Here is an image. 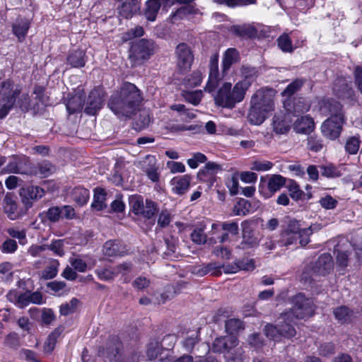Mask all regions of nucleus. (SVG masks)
<instances>
[{
    "label": "nucleus",
    "instance_id": "nucleus-1",
    "mask_svg": "<svg viewBox=\"0 0 362 362\" xmlns=\"http://www.w3.org/2000/svg\"><path fill=\"white\" fill-rule=\"evenodd\" d=\"M293 308L278 318V325L281 337L291 338L296 334L293 327V319H303L313 315V302L305 298L303 293H298L292 299Z\"/></svg>",
    "mask_w": 362,
    "mask_h": 362
},
{
    "label": "nucleus",
    "instance_id": "nucleus-2",
    "mask_svg": "<svg viewBox=\"0 0 362 362\" xmlns=\"http://www.w3.org/2000/svg\"><path fill=\"white\" fill-rule=\"evenodd\" d=\"M240 53L235 48L227 49L222 58L221 72L218 69V54L214 53L210 57L209 63V78L205 90L212 93L218 86L219 82L228 74L233 64L240 61Z\"/></svg>",
    "mask_w": 362,
    "mask_h": 362
},
{
    "label": "nucleus",
    "instance_id": "nucleus-3",
    "mask_svg": "<svg viewBox=\"0 0 362 362\" xmlns=\"http://www.w3.org/2000/svg\"><path fill=\"white\" fill-rule=\"evenodd\" d=\"M249 83L238 81L232 88L230 82H225L218 90L214 97L215 104L218 106L233 109L237 103L243 100Z\"/></svg>",
    "mask_w": 362,
    "mask_h": 362
},
{
    "label": "nucleus",
    "instance_id": "nucleus-4",
    "mask_svg": "<svg viewBox=\"0 0 362 362\" xmlns=\"http://www.w3.org/2000/svg\"><path fill=\"white\" fill-rule=\"evenodd\" d=\"M331 116L321 126V131L325 136L334 140L341 134L344 123V116L341 105L336 101L329 103Z\"/></svg>",
    "mask_w": 362,
    "mask_h": 362
},
{
    "label": "nucleus",
    "instance_id": "nucleus-5",
    "mask_svg": "<svg viewBox=\"0 0 362 362\" xmlns=\"http://www.w3.org/2000/svg\"><path fill=\"white\" fill-rule=\"evenodd\" d=\"M21 89L11 79L0 83V119L4 118L13 107Z\"/></svg>",
    "mask_w": 362,
    "mask_h": 362
},
{
    "label": "nucleus",
    "instance_id": "nucleus-6",
    "mask_svg": "<svg viewBox=\"0 0 362 362\" xmlns=\"http://www.w3.org/2000/svg\"><path fill=\"white\" fill-rule=\"evenodd\" d=\"M155 49L156 45L152 40H136L132 42L129 57L134 64H141L154 54Z\"/></svg>",
    "mask_w": 362,
    "mask_h": 362
},
{
    "label": "nucleus",
    "instance_id": "nucleus-7",
    "mask_svg": "<svg viewBox=\"0 0 362 362\" xmlns=\"http://www.w3.org/2000/svg\"><path fill=\"white\" fill-rule=\"evenodd\" d=\"M238 344V339L234 335L216 337L211 346L214 352L223 354L227 361H235V349Z\"/></svg>",
    "mask_w": 362,
    "mask_h": 362
},
{
    "label": "nucleus",
    "instance_id": "nucleus-8",
    "mask_svg": "<svg viewBox=\"0 0 362 362\" xmlns=\"http://www.w3.org/2000/svg\"><path fill=\"white\" fill-rule=\"evenodd\" d=\"M118 93L120 96L116 99L126 100L128 102L127 110L131 111L132 115H134L142 100L139 90L134 84L127 82L122 85Z\"/></svg>",
    "mask_w": 362,
    "mask_h": 362
},
{
    "label": "nucleus",
    "instance_id": "nucleus-9",
    "mask_svg": "<svg viewBox=\"0 0 362 362\" xmlns=\"http://www.w3.org/2000/svg\"><path fill=\"white\" fill-rule=\"evenodd\" d=\"M194 62V54L191 47L185 42L179 43L175 50V62L180 73L187 72Z\"/></svg>",
    "mask_w": 362,
    "mask_h": 362
},
{
    "label": "nucleus",
    "instance_id": "nucleus-10",
    "mask_svg": "<svg viewBox=\"0 0 362 362\" xmlns=\"http://www.w3.org/2000/svg\"><path fill=\"white\" fill-rule=\"evenodd\" d=\"M286 179L281 175H272L267 179L261 177L259 192L265 199H269L286 185Z\"/></svg>",
    "mask_w": 362,
    "mask_h": 362
},
{
    "label": "nucleus",
    "instance_id": "nucleus-11",
    "mask_svg": "<svg viewBox=\"0 0 362 362\" xmlns=\"http://www.w3.org/2000/svg\"><path fill=\"white\" fill-rule=\"evenodd\" d=\"M122 345L118 337H110L105 347L100 348L98 350L100 357H107L110 362H124L121 350Z\"/></svg>",
    "mask_w": 362,
    "mask_h": 362
},
{
    "label": "nucleus",
    "instance_id": "nucleus-12",
    "mask_svg": "<svg viewBox=\"0 0 362 362\" xmlns=\"http://www.w3.org/2000/svg\"><path fill=\"white\" fill-rule=\"evenodd\" d=\"M146 356L149 360L158 358L160 362H170L171 348H163L158 340H152L148 344Z\"/></svg>",
    "mask_w": 362,
    "mask_h": 362
},
{
    "label": "nucleus",
    "instance_id": "nucleus-13",
    "mask_svg": "<svg viewBox=\"0 0 362 362\" xmlns=\"http://www.w3.org/2000/svg\"><path fill=\"white\" fill-rule=\"evenodd\" d=\"M45 195L43 188L35 185H28L21 189L20 196L22 203L24 204L25 211L33 206V202H36Z\"/></svg>",
    "mask_w": 362,
    "mask_h": 362
},
{
    "label": "nucleus",
    "instance_id": "nucleus-14",
    "mask_svg": "<svg viewBox=\"0 0 362 362\" xmlns=\"http://www.w3.org/2000/svg\"><path fill=\"white\" fill-rule=\"evenodd\" d=\"M284 107L287 113L296 116L308 112L310 107V103L303 97L289 98L284 100Z\"/></svg>",
    "mask_w": 362,
    "mask_h": 362
},
{
    "label": "nucleus",
    "instance_id": "nucleus-15",
    "mask_svg": "<svg viewBox=\"0 0 362 362\" xmlns=\"http://www.w3.org/2000/svg\"><path fill=\"white\" fill-rule=\"evenodd\" d=\"M105 93L100 87L93 89L88 98L85 112L90 115H94L103 106Z\"/></svg>",
    "mask_w": 362,
    "mask_h": 362
},
{
    "label": "nucleus",
    "instance_id": "nucleus-16",
    "mask_svg": "<svg viewBox=\"0 0 362 362\" xmlns=\"http://www.w3.org/2000/svg\"><path fill=\"white\" fill-rule=\"evenodd\" d=\"M251 104H255L267 112L274 109V100L271 90H258L251 98Z\"/></svg>",
    "mask_w": 362,
    "mask_h": 362
},
{
    "label": "nucleus",
    "instance_id": "nucleus-17",
    "mask_svg": "<svg viewBox=\"0 0 362 362\" xmlns=\"http://www.w3.org/2000/svg\"><path fill=\"white\" fill-rule=\"evenodd\" d=\"M223 168L215 162H208L197 173V178L204 182L212 185L216 180V175L221 171Z\"/></svg>",
    "mask_w": 362,
    "mask_h": 362
},
{
    "label": "nucleus",
    "instance_id": "nucleus-18",
    "mask_svg": "<svg viewBox=\"0 0 362 362\" xmlns=\"http://www.w3.org/2000/svg\"><path fill=\"white\" fill-rule=\"evenodd\" d=\"M30 163L26 158L13 157L3 171L6 173L28 174L30 173Z\"/></svg>",
    "mask_w": 362,
    "mask_h": 362
},
{
    "label": "nucleus",
    "instance_id": "nucleus-19",
    "mask_svg": "<svg viewBox=\"0 0 362 362\" xmlns=\"http://www.w3.org/2000/svg\"><path fill=\"white\" fill-rule=\"evenodd\" d=\"M119 96L118 92L114 93L109 99L108 107L119 117H131L132 116V112L127 110L126 107L128 105V102L123 99H116Z\"/></svg>",
    "mask_w": 362,
    "mask_h": 362
},
{
    "label": "nucleus",
    "instance_id": "nucleus-20",
    "mask_svg": "<svg viewBox=\"0 0 362 362\" xmlns=\"http://www.w3.org/2000/svg\"><path fill=\"white\" fill-rule=\"evenodd\" d=\"M4 209L8 218L11 220H16L23 216L26 211L18 209L15 195L13 193H7L4 199Z\"/></svg>",
    "mask_w": 362,
    "mask_h": 362
},
{
    "label": "nucleus",
    "instance_id": "nucleus-21",
    "mask_svg": "<svg viewBox=\"0 0 362 362\" xmlns=\"http://www.w3.org/2000/svg\"><path fill=\"white\" fill-rule=\"evenodd\" d=\"M141 168L152 182H157L159 181L158 166L154 156L147 155L141 163Z\"/></svg>",
    "mask_w": 362,
    "mask_h": 362
},
{
    "label": "nucleus",
    "instance_id": "nucleus-22",
    "mask_svg": "<svg viewBox=\"0 0 362 362\" xmlns=\"http://www.w3.org/2000/svg\"><path fill=\"white\" fill-rule=\"evenodd\" d=\"M291 122L290 115L282 112L276 114L273 117V130L277 134H285L290 130Z\"/></svg>",
    "mask_w": 362,
    "mask_h": 362
},
{
    "label": "nucleus",
    "instance_id": "nucleus-23",
    "mask_svg": "<svg viewBox=\"0 0 362 362\" xmlns=\"http://www.w3.org/2000/svg\"><path fill=\"white\" fill-rule=\"evenodd\" d=\"M171 0H148L146 2L144 16L148 21H154L161 6L170 7L172 6Z\"/></svg>",
    "mask_w": 362,
    "mask_h": 362
},
{
    "label": "nucleus",
    "instance_id": "nucleus-24",
    "mask_svg": "<svg viewBox=\"0 0 362 362\" xmlns=\"http://www.w3.org/2000/svg\"><path fill=\"white\" fill-rule=\"evenodd\" d=\"M333 91L338 98L341 99H350L354 95V90L350 86L349 81L343 77L334 81Z\"/></svg>",
    "mask_w": 362,
    "mask_h": 362
},
{
    "label": "nucleus",
    "instance_id": "nucleus-25",
    "mask_svg": "<svg viewBox=\"0 0 362 362\" xmlns=\"http://www.w3.org/2000/svg\"><path fill=\"white\" fill-rule=\"evenodd\" d=\"M333 269V260L328 253L321 255L313 266V272L320 276H325Z\"/></svg>",
    "mask_w": 362,
    "mask_h": 362
},
{
    "label": "nucleus",
    "instance_id": "nucleus-26",
    "mask_svg": "<svg viewBox=\"0 0 362 362\" xmlns=\"http://www.w3.org/2000/svg\"><path fill=\"white\" fill-rule=\"evenodd\" d=\"M140 11V2L139 0H122L117 12L119 16L128 19Z\"/></svg>",
    "mask_w": 362,
    "mask_h": 362
},
{
    "label": "nucleus",
    "instance_id": "nucleus-27",
    "mask_svg": "<svg viewBox=\"0 0 362 362\" xmlns=\"http://www.w3.org/2000/svg\"><path fill=\"white\" fill-rule=\"evenodd\" d=\"M30 27V21L21 17H18L12 24V33L17 37L18 42L24 41Z\"/></svg>",
    "mask_w": 362,
    "mask_h": 362
},
{
    "label": "nucleus",
    "instance_id": "nucleus-28",
    "mask_svg": "<svg viewBox=\"0 0 362 362\" xmlns=\"http://www.w3.org/2000/svg\"><path fill=\"white\" fill-rule=\"evenodd\" d=\"M85 93L83 90L78 89L76 93L71 97L66 104V110L70 115L80 112L85 104Z\"/></svg>",
    "mask_w": 362,
    "mask_h": 362
},
{
    "label": "nucleus",
    "instance_id": "nucleus-29",
    "mask_svg": "<svg viewBox=\"0 0 362 362\" xmlns=\"http://www.w3.org/2000/svg\"><path fill=\"white\" fill-rule=\"evenodd\" d=\"M192 177L189 175L177 176L171 180L172 190L178 195L185 194L189 189Z\"/></svg>",
    "mask_w": 362,
    "mask_h": 362
},
{
    "label": "nucleus",
    "instance_id": "nucleus-30",
    "mask_svg": "<svg viewBox=\"0 0 362 362\" xmlns=\"http://www.w3.org/2000/svg\"><path fill=\"white\" fill-rule=\"evenodd\" d=\"M314 121L308 115L298 118L293 124V130L298 134H310L314 129Z\"/></svg>",
    "mask_w": 362,
    "mask_h": 362
},
{
    "label": "nucleus",
    "instance_id": "nucleus-31",
    "mask_svg": "<svg viewBox=\"0 0 362 362\" xmlns=\"http://www.w3.org/2000/svg\"><path fill=\"white\" fill-rule=\"evenodd\" d=\"M267 113L256 105L251 104L247 115V119L252 124L259 125L265 120Z\"/></svg>",
    "mask_w": 362,
    "mask_h": 362
},
{
    "label": "nucleus",
    "instance_id": "nucleus-32",
    "mask_svg": "<svg viewBox=\"0 0 362 362\" xmlns=\"http://www.w3.org/2000/svg\"><path fill=\"white\" fill-rule=\"evenodd\" d=\"M85 56L86 54L82 49L74 50L68 54L66 62L74 68L83 67L86 64Z\"/></svg>",
    "mask_w": 362,
    "mask_h": 362
},
{
    "label": "nucleus",
    "instance_id": "nucleus-33",
    "mask_svg": "<svg viewBox=\"0 0 362 362\" xmlns=\"http://www.w3.org/2000/svg\"><path fill=\"white\" fill-rule=\"evenodd\" d=\"M333 313L335 318L341 324L351 322L354 317V311L346 305L336 308Z\"/></svg>",
    "mask_w": 362,
    "mask_h": 362
},
{
    "label": "nucleus",
    "instance_id": "nucleus-34",
    "mask_svg": "<svg viewBox=\"0 0 362 362\" xmlns=\"http://www.w3.org/2000/svg\"><path fill=\"white\" fill-rule=\"evenodd\" d=\"M320 173L327 178H337L343 175L342 166H336L332 163L319 165Z\"/></svg>",
    "mask_w": 362,
    "mask_h": 362
},
{
    "label": "nucleus",
    "instance_id": "nucleus-35",
    "mask_svg": "<svg viewBox=\"0 0 362 362\" xmlns=\"http://www.w3.org/2000/svg\"><path fill=\"white\" fill-rule=\"evenodd\" d=\"M71 196L72 199L78 205L83 206L86 204L90 197L89 191L82 187H74L71 192Z\"/></svg>",
    "mask_w": 362,
    "mask_h": 362
},
{
    "label": "nucleus",
    "instance_id": "nucleus-36",
    "mask_svg": "<svg viewBox=\"0 0 362 362\" xmlns=\"http://www.w3.org/2000/svg\"><path fill=\"white\" fill-rule=\"evenodd\" d=\"M106 192L104 189L97 187L94 190L93 202L91 207L97 211H102L107 207L105 204L106 200Z\"/></svg>",
    "mask_w": 362,
    "mask_h": 362
},
{
    "label": "nucleus",
    "instance_id": "nucleus-37",
    "mask_svg": "<svg viewBox=\"0 0 362 362\" xmlns=\"http://www.w3.org/2000/svg\"><path fill=\"white\" fill-rule=\"evenodd\" d=\"M199 13V9L194 5L187 4L182 6L171 15L173 20L184 19L189 15H195Z\"/></svg>",
    "mask_w": 362,
    "mask_h": 362
},
{
    "label": "nucleus",
    "instance_id": "nucleus-38",
    "mask_svg": "<svg viewBox=\"0 0 362 362\" xmlns=\"http://www.w3.org/2000/svg\"><path fill=\"white\" fill-rule=\"evenodd\" d=\"M286 187L292 199L296 202L305 199L306 194L296 181L290 180Z\"/></svg>",
    "mask_w": 362,
    "mask_h": 362
},
{
    "label": "nucleus",
    "instance_id": "nucleus-39",
    "mask_svg": "<svg viewBox=\"0 0 362 362\" xmlns=\"http://www.w3.org/2000/svg\"><path fill=\"white\" fill-rule=\"evenodd\" d=\"M240 71L241 76L243 78L240 81L249 83L250 87L252 81H254L257 77L258 71L257 68L247 64H243L242 65Z\"/></svg>",
    "mask_w": 362,
    "mask_h": 362
},
{
    "label": "nucleus",
    "instance_id": "nucleus-40",
    "mask_svg": "<svg viewBox=\"0 0 362 362\" xmlns=\"http://www.w3.org/2000/svg\"><path fill=\"white\" fill-rule=\"evenodd\" d=\"M244 328V322L238 318H230L225 322V329L228 335H234V334L243 330Z\"/></svg>",
    "mask_w": 362,
    "mask_h": 362
},
{
    "label": "nucleus",
    "instance_id": "nucleus-41",
    "mask_svg": "<svg viewBox=\"0 0 362 362\" xmlns=\"http://www.w3.org/2000/svg\"><path fill=\"white\" fill-rule=\"evenodd\" d=\"M252 209L251 203L245 199H240L233 206V213L235 216H246Z\"/></svg>",
    "mask_w": 362,
    "mask_h": 362
},
{
    "label": "nucleus",
    "instance_id": "nucleus-42",
    "mask_svg": "<svg viewBox=\"0 0 362 362\" xmlns=\"http://www.w3.org/2000/svg\"><path fill=\"white\" fill-rule=\"evenodd\" d=\"M306 79L296 78L289 83L282 92V95L291 98V95L299 91L305 83Z\"/></svg>",
    "mask_w": 362,
    "mask_h": 362
},
{
    "label": "nucleus",
    "instance_id": "nucleus-43",
    "mask_svg": "<svg viewBox=\"0 0 362 362\" xmlns=\"http://www.w3.org/2000/svg\"><path fill=\"white\" fill-rule=\"evenodd\" d=\"M361 145L360 137L358 135L349 137L345 143V151L351 155H355L358 153Z\"/></svg>",
    "mask_w": 362,
    "mask_h": 362
},
{
    "label": "nucleus",
    "instance_id": "nucleus-44",
    "mask_svg": "<svg viewBox=\"0 0 362 362\" xmlns=\"http://www.w3.org/2000/svg\"><path fill=\"white\" fill-rule=\"evenodd\" d=\"M30 291H26L23 293L17 295L16 293H9L7 297L11 301H16L19 307L24 308L31 303L30 301Z\"/></svg>",
    "mask_w": 362,
    "mask_h": 362
},
{
    "label": "nucleus",
    "instance_id": "nucleus-45",
    "mask_svg": "<svg viewBox=\"0 0 362 362\" xmlns=\"http://www.w3.org/2000/svg\"><path fill=\"white\" fill-rule=\"evenodd\" d=\"M259 244V240L255 237L251 231H248L246 229H243V240L241 243L242 247L243 249L250 248L257 246Z\"/></svg>",
    "mask_w": 362,
    "mask_h": 362
},
{
    "label": "nucleus",
    "instance_id": "nucleus-46",
    "mask_svg": "<svg viewBox=\"0 0 362 362\" xmlns=\"http://www.w3.org/2000/svg\"><path fill=\"white\" fill-rule=\"evenodd\" d=\"M219 268H221V266L217 265L216 263H209L201 267L194 268L193 272L200 276H203L210 272L214 275H218L220 272L217 269Z\"/></svg>",
    "mask_w": 362,
    "mask_h": 362
},
{
    "label": "nucleus",
    "instance_id": "nucleus-47",
    "mask_svg": "<svg viewBox=\"0 0 362 362\" xmlns=\"http://www.w3.org/2000/svg\"><path fill=\"white\" fill-rule=\"evenodd\" d=\"M187 285V283L177 284L176 286L173 285H168L165 288V291L160 295L162 303H164L166 300L173 298L177 293H180V288Z\"/></svg>",
    "mask_w": 362,
    "mask_h": 362
},
{
    "label": "nucleus",
    "instance_id": "nucleus-48",
    "mask_svg": "<svg viewBox=\"0 0 362 362\" xmlns=\"http://www.w3.org/2000/svg\"><path fill=\"white\" fill-rule=\"evenodd\" d=\"M129 204L132 212L136 215H141L144 209L143 197L140 195H132L129 198Z\"/></svg>",
    "mask_w": 362,
    "mask_h": 362
},
{
    "label": "nucleus",
    "instance_id": "nucleus-49",
    "mask_svg": "<svg viewBox=\"0 0 362 362\" xmlns=\"http://www.w3.org/2000/svg\"><path fill=\"white\" fill-rule=\"evenodd\" d=\"M59 262L57 259H52L49 265L42 271V278L47 280L54 278L58 272Z\"/></svg>",
    "mask_w": 362,
    "mask_h": 362
},
{
    "label": "nucleus",
    "instance_id": "nucleus-50",
    "mask_svg": "<svg viewBox=\"0 0 362 362\" xmlns=\"http://www.w3.org/2000/svg\"><path fill=\"white\" fill-rule=\"evenodd\" d=\"M204 226L197 227L191 233V239L197 245H204L207 241V235L204 233Z\"/></svg>",
    "mask_w": 362,
    "mask_h": 362
},
{
    "label": "nucleus",
    "instance_id": "nucleus-51",
    "mask_svg": "<svg viewBox=\"0 0 362 362\" xmlns=\"http://www.w3.org/2000/svg\"><path fill=\"white\" fill-rule=\"evenodd\" d=\"M103 252L105 255L112 257L119 255L122 252L119 243L116 240H108L103 245Z\"/></svg>",
    "mask_w": 362,
    "mask_h": 362
},
{
    "label": "nucleus",
    "instance_id": "nucleus-52",
    "mask_svg": "<svg viewBox=\"0 0 362 362\" xmlns=\"http://www.w3.org/2000/svg\"><path fill=\"white\" fill-rule=\"evenodd\" d=\"M318 354L322 357H329L336 352V345L333 342H324L317 348Z\"/></svg>",
    "mask_w": 362,
    "mask_h": 362
},
{
    "label": "nucleus",
    "instance_id": "nucleus-53",
    "mask_svg": "<svg viewBox=\"0 0 362 362\" xmlns=\"http://www.w3.org/2000/svg\"><path fill=\"white\" fill-rule=\"evenodd\" d=\"M8 235L18 240L19 244L24 245L27 243L26 232L25 230H18L16 228H8L6 230Z\"/></svg>",
    "mask_w": 362,
    "mask_h": 362
},
{
    "label": "nucleus",
    "instance_id": "nucleus-54",
    "mask_svg": "<svg viewBox=\"0 0 362 362\" xmlns=\"http://www.w3.org/2000/svg\"><path fill=\"white\" fill-rule=\"evenodd\" d=\"M142 210L143 211L141 214L142 216L147 218H151L154 216L156 213L158 212V209L157 207V204L154 202L150 199H146L145 204H144V209Z\"/></svg>",
    "mask_w": 362,
    "mask_h": 362
},
{
    "label": "nucleus",
    "instance_id": "nucleus-55",
    "mask_svg": "<svg viewBox=\"0 0 362 362\" xmlns=\"http://www.w3.org/2000/svg\"><path fill=\"white\" fill-rule=\"evenodd\" d=\"M279 47L284 52H291L293 50L292 42L287 34H283L277 39Z\"/></svg>",
    "mask_w": 362,
    "mask_h": 362
},
{
    "label": "nucleus",
    "instance_id": "nucleus-56",
    "mask_svg": "<svg viewBox=\"0 0 362 362\" xmlns=\"http://www.w3.org/2000/svg\"><path fill=\"white\" fill-rule=\"evenodd\" d=\"M264 334L274 341H279L281 339V334L279 332V325L276 326L272 324H267L264 328Z\"/></svg>",
    "mask_w": 362,
    "mask_h": 362
},
{
    "label": "nucleus",
    "instance_id": "nucleus-57",
    "mask_svg": "<svg viewBox=\"0 0 362 362\" xmlns=\"http://www.w3.org/2000/svg\"><path fill=\"white\" fill-rule=\"evenodd\" d=\"M17 242L12 238H6L0 246V250L3 253L13 254L18 250Z\"/></svg>",
    "mask_w": 362,
    "mask_h": 362
},
{
    "label": "nucleus",
    "instance_id": "nucleus-58",
    "mask_svg": "<svg viewBox=\"0 0 362 362\" xmlns=\"http://www.w3.org/2000/svg\"><path fill=\"white\" fill-rule=\"evenodd\" d=\"M78 303L79 300L77 298H73L69 303L62 304L59 309L60 314L66 316L74 313Z\"/></svg>",
    "mask_w": 362,
    "mask_h": 362
},
{
    "label": "nucleus",
    "instance_id": "nucleus-59",
    "mask_svg": "<svg viewBox=\"0 0 362 362\" xmlns=\"http://www.w3.org/2000/svg\"><path fill=\"white\" fill-rule=\"evenodd\" d=\"M220 4H225L228 7L245 6L255 4L257 0H216Z\"/></svg>",
    "mask_w": 362,
    "mask_h": 362
},
{
    "label": "nucleus",
    "instance_id": "nucleus-60",
    "mask_svg": "<svg viewBox=\"0 0 362 362\" xmlns=\"http://www.w3.org/2000/svg\"><path fill=\"white\" fill-rule=\"evenodd\" d=\"M202 78V74L200 71H194L185 80V83L190 87H196L201 84Z\"/></svg>",
    "mask_w": 362,
    "mask_h": 362
},
{
    "label": "nucleus",
    "instance_id": "nucleus-61",
    "mask_svg": "<svg viewBox=\"0 0 362 362\" xmlns=\"http://www.w3.org/2000/svg\"><path fill=\"white\" fill-rule=\"evenodd\" d=\"M58 334L56 332L51 333L47 338L43 345V351L45 354H50L54 350Z\"/></svg>",
    "mask_w": 362,
    "mask_h": 362
},
{
    "label": "nucleus",
    "instance_id": "nucleus-62",
    "mask_svg": "<svg viewBox=\"0 0 362 362\" xmlns=\"http://www.w3.org/2000/svg\"><path fill=\"white\" fill-rule=\"evenodd\" d=\"M54 171L53 165L47 160L38 164V174L42 177H47Z\"/></svg>",
    "mask_w": 362,
    "mask_h": 362
},
{
    "label": "nucleus",
    "instance_id": "nucleus-63",
    "mask_svg": "<svg viewBox=\"0 0 362 362\" xmlns=\"http://www.w3.org/2000/svg\"><path fill=\"white\" fill-rule=\"evenodd\" d=\"M199 338L197 333H195L189 337H186L182 342L183 347L185 350L191 353L194 346L199 342Z\"/></svg>",
    "mask_w": 362,
    "mask_h": 362
},
{
    "label": "nucleus",
    "instance_id": "nucleus-64",
    "mask_svg": "<svg viewBox=\"0 0 362 362\" xmlns=\"http://www.w3.org/2000/svg\"><path fill=\"white\" fill-rule=\"evenodd\" d=\"M47 218L52 223H56L62 218V211L60 206H52L47 209L46 212Z\"/></svg>",
    "mask_w": 362,
    "mask_h": 362
}]
</instances>
